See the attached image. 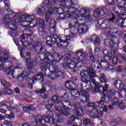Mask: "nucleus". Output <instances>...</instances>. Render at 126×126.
Listing matches in <instances>:
<instances>
[{
    "label": "nucleus",
    "mask_w": 126,
    "mask_h": 126,
    "mask_svg": "<svg viewBox=\"0 0 126 126\" xmlns=\"http://www.w3.org/2000/svg\"><path fill=\"white\" fill-rule=\"evenodd\" d=\"M106 97L107 94H103V96L101 97L100 101L97 102V104H98L97 106H101V105H104V103H105V101H106Z\"/></svg>",
    "instance_id": "obj_41"
},
{
    "label": "nucleus",
    "mask_w": 126,
    "mask_h": 126,
    "mask_svg": "<svg viewBox=\"0 0 126 126\" xmlns=\"http://www.w3.org/2000/svg\"><path fill=\"white\" fill-rule=\"evenodd\" d=\"M72 108L74 109V114L77 115L78 117H83V113H82V110L81 108L77 107L76 105L74 104L72 105Z\"/></svg>",
    "instance_id": "obj_25"
},
{
    "label": "nucleus",
    "mask_w": 126,
    "mask_h": 126,
    "mask_svg": "<svg viewBox=\"0 0 126 126\" xmlns=\"http://www.w3.org/2000/svg\"><path fill=\"white\" fill-rule=\"evenodd\" d=\"M58 41H57L56 45L60 49H64L69 45V42L61 39V38Z\"/></svg>",
    "instance_id": "obj_15"
},
{
    "label": "nucleus",
    "mask_w": 126,
    "mask_h": 126,
    "mask_svg": "<svg viewBox=\"0 0 126 126\" xmlns=\"http://www.w3.org/2000/svg\"><path fill=\"white\" fill-rule=\"evenodd\" d=\"M112 63L114 65H116L119 61V58L117 56H112Z\"/></svg>",
    "instance_id": "obj_55"
},
{
    "label": "nucleus",
    "mask_w": 126,
    "mask_h": 126,
    "mask_svg": "<svg viewBox=\"0 0 126 126\" xmlns=\"http://www.w3.org/2000/svg\"><path fill=\"white\" fill-rule=\"evenodd\" d=\"M0 82L2 89H7L10 87V84L5 80H1Z\"/></svg>",
    "instance_id": "obj_33"
},
{
    "label": "nucleus",
    "mask_w": 126,
    "mask_h": 126,
    "mask_svg": "<svg viewBox=\"0 0 126 126\" xmlns=\"http://www.w3.org/2000/svg\"><path fill=\"white\" fill-rule=\"evenodd\" d=\"M91 39L92 42L93 43L94 45L95 46H99V45H100V37H99V36L94 34L91 36Z\"/></svg>",
    "instance_id": "obj_26"
},
{
    "label": "nucleus",
    "mask_w": 126,
    "mask_h": 126,
    "mask_svg": "<svg viewBox=\"0 0 126 126\" xmlns=\"http://www.w3.org/2000/svg\"><path fill=\"white\" fill-rule=\"evenodd\" d=\"M24 49V48H21L20 56L23 58V60H25V62L26 63H29L27 65L28 71H29L30 73L33 74L34 72H35V63L31 62V55L30 53L27 52L26 53V56H24V54H23V52H22Z\"/></svg>",
    "instance_id": "obj_5"
},
{
    "label": "nucleus",
    "mask_w": 126,
    "mask_h": 126,
    "mask_svg": "<svg viewBox=\"0 0 126 126\" xmlns=\"http://www.w3.org/2000/svg\"><path fill=\"white\" fill-rule=\"evenodd\" d=\"M32 23H33V24H31L32 28H34L36 26H39V25L45 24V21L41 18H37L36 19H34L32 21Z\"/></svg>",
    "instance_id": "obj_20"
},
{
    "label": "nucleus",
    "mask_w": 126,
    "mask_h": 126,
    "mask_svg": "<svg viewBox=\"0 0 126 126\" xmlns=\"http://www.w3.org/2000/svg\"><path fill=\"white\" fill-rule=\"evenodd\" d=\"M50 72H51L50 77L52 80H55L57 78H65V73L63 70H59V65L56 63H53L44 70L45 75H49Z\"/></svg>",
    "instance_id": "obj_2"
},
{
    "label": "nucleus",
    "mask_w": 126,
    "mask_h": 126,
    "mask_svg": "<svg viewBox=\"0 0 126 126\" xmlns=\"http://www.w3.org/2000/svg\"><path fill=\"white\" fill-rule=\"evenodd\" d=\"M61 5H63V7L65 6H71L76 4V3L73 2V0H62V3H60Z\"/></svg>",
    "instance_id": "obj_24"
},
{
    "label": "nucleus",
    "mask_w": 126,
    "mask_h": 126,
    "mask_svg": "<svg viewBox=\"0 0 126 126\" xmlns=\"http://www.w3.org/2000/svg\"><path fill=\"white\" fill-rule=\"evenodd\" d=\"M72 16L75 18H77V17H79V16H80V12L77 10V8H76L75 9V11L73 13Z\"/></svg>",
    "instance_id": "obj_52"
},
{
    "label": "nucleus",
    "mask_w": 126,
    "mask_h": 126,
    "mask_svg": "<svg viewBox=\"0 0 126 126\" xmlns=\"http://www.w3.org/2000/svg\"><path fill=\"white\" fill-rule=\"evenodd\" d=\"M43 61L42 59L41 58V56L40 55H36L35 56V62L36 63H39L40 62Z\"/></svg>",
    "instance_id": "obj_59"
},
{
    "label": "nucleus",
    "mask_w": 126,
    "mask_h": 126,
    "mask_svg": "<svg viewBox=\"0 0 126 126\" xmlns=\"http://www.w3.org/2000/svg\"><path fill=\"white\" fill-rule=\"evenodd\" d=\"M106 15L109 17V21H110V22L115 23V21H116L117 18L113 12L108 13L106 14Z\"/></svg>",
    "instance_id": "obj_34"
},
{
    "label": "nucleus",
    "mask_w": 126,
    "mask_h": 126,
    "mask_svg": "<svg viewBox=\"0 0 126 126\" xmlns=\"http://www.w3.org/2000/svg\"><path fill=\"white\" fill-rule=\"evenodd\" d=\"M76 98H79L82 102H88L87 104L88 107L92 108L94 107L93 102H89L90 101V94L86 90L83 89V87L78 89L77 92L75 94Z\"/></svg>",
    "instance_id": "obj_4"
},
{
    "label": "nucleus",
    "mask_w": 126,
    "mask_h": 126,
    "mask_svg": "<svg viewBox=\"0 0 126 126\" xmlns=\"http://www.w3.org/2000/svg\"><path fill=\"white\" fill-rule=\"evenodd\" d=\"M61 106L64 108V109H67L68 108V105H70V103H69V101L68 100H63L61 101Z\"/></svg>",
    "instance_id": "obj_47"
},
{
    "label": "nucleus",
    "mask_w": 126,
    "mask_h": 126,
    "mask_svg": "<svg viewBox=\"0 0 126 126\" xmlns=\"http://www.w3.org/2000/svg\"><path fill=\"white\" fill-rule=\"evenodd\" d=\"M75 7H70L67 11L66 12L67 14L69 15L70 16H72L73 12L75 10Z\"/></svg>",
    "instance_id": "obj_49"
},
{
    "label": "nucleus",
    "mask_w": 126,
    "mask_h": 126,
    "mask_svg": "<svg viewBox=\"0 0 126 126\" xmlns=\"http://www.w3.org/2000/svg\"><path fill=\"white\" fill-rule=\"evenodd\" d=\"M118 108H119L120 110H125L126 109V105L123 103V102H120L118 105Z\"/></svg>",
    "instance_id": "obj_63"
},
{
    "label": "nucleus",
    "mask_w": 126,
    "mask_h": 126,
    "mask_svg": "<svg viewBox=\"0 0 126 126\" xmlns=\"http://www.w3.org/2000/svg\"><path fill=\"white\" fill-rule=\"evenodd\" d=\"M68 63L70 69H71L72 72H76L77 71V68H80L83 66L82 62L79 59H74V60H71Z\"/></svg>",
    "instance_id": "obj_8"
},
{
    "label": "nucleus",
    "mask_w": 126,
    "mask_h": 126,
    "mask_svg": "<svg viewBox=\"0 0 126 126\" xmlns=\"http://www.w3.org/2000/svg\"><path fill=\"white\" fill-rule=\"evenodd\" d=\"M71 57V55L70 54H66L65 55H63L61 57L62 60L65 62H67L70 59Z\"/></svg>",
    "instance_id": "obj_48"
},
{
    "label": "nucleus",
    "mask_w": 126,
    "mask_h": 126,
    "mask_svg": "<svg viewBox=\"0 0 126 126\" xmlns=\"http://www.w3.org/2000/svg\"><path fill=\"white\" fill-rule=\"evenodd\" d=\"M51 40L54 42L55 44L58 42V41L60 40V38L59 37V36L56 34H52L51 37L50 38Z\"/></svg>",
    "instance_id": "obj_46"
},
{
    "label": "nucleus",
    "mask_w": 126,
    "mask_h": 126,
    "mask_svg": "<svg viewBox=\"0 0 126 126\" xmlns=\"http://www.w3.org/2000/svg\"><path fill=\"white\" fill-rule=\"evenodd\" d=\"M4 2L5 3L7 14H8L9 15H12L14 12H13V10L9 8V7H10V2L9 0H4Z\"/></svg>",
    "instance_id": "obj_23"
},
{
    "label": "nucleus",
    "mask_w": 126,
    "mask_h": 126,
    "mask_svg": "<svg viewBox=\"0 0 126 126\" xmlns=\"http://www.w3.org/2000/svg\"><path fill=\"white\" fill-rule=\"evenodd\" d=\"M104 61H105L107 63H110V62H112V54H109V55H105L104 56Z\"/></svg>",
    "instance_id": "obj_53"
},
{
    "label": "nucleus",
    "mask_w": 126,
    "mask_h": 126,
    "mask_svg": "<svg viewBox=\"0 0 126 126\" xmlns=\"http://www.w3.org/2000/svg\"><path fill=\"white\" fill-rule=\"evenodd\" d=\"M96 22H97L98 24H99L100 28L101 29H106L108 28L107 25V20H106L104 18H98L96 20Z\"/></svg>",
    "instance_id": "obj_17"
},
{
    "label": "nucleus",
    "mask_w": 126,
    "mask_h": 126,
    "mask_svg": "<svg viewBox=\"0 0 126 126\" xmlns=\"http://www.w3.org/2000/svg\"><path fill=\"white\" fill-rule=\"evenodd\" d=\"M64 10L63 8H59L58 10V12L60 14V16L57 18L58 21H61V20H65L66 19L67 16L66 13L63 12Z\"/></svg>",
    "instance_id": "obj_18"
},
{
    "label": "nucleus",
    "mask_w": 126,
    "mask_h": 126,
    "mask_svg": "<svg viewBox=\"0 0 126 126\" xmlns=\"http://www.w3.org/2000/svg\"><path fill=\"white\" fill-rule=\"evenodd\" d=\"M35 17L33 16L28 15L26 14H22V13H17L14 16V19L15 23H20L21 20H26L28 22L31 23V24H33V21L34 20Z\"/></svg>",
    "instance_id": "obj_7"
},
{
    "label": "nucleus",
    "mask_w": 126,
    "mask_h": 126,
    "mask_svg": "<svg viewBox=\"0 0 126 126\" xmlns=\"http://www.w3.org/2000/svg\"><path fill=\"white\" fill-rule=\"evenodd\" d=\"M44 58L48 61V63H51L52 62V57L53 55L51 54V53L46 51L44 53Z\"/></svg>",
    "instance_id": "obj_39"
},
{
    "label": "nucleus",
    "mask_w": 126,
    "mask_h": 126,
    "mask_svg": "<svg viewBox=\"0 0 126 126\" xmlns=\"http://www.w3.org/2000/svg\"><path fill=\"white\" fill-rule=\"evenodd\" d=\"M117 12H121V13H126V4L118 10Z\"/></svg>",
    "instance_id": "obj_60"
},
{
    "label": "nucleus",
    "mask_w": 126,
    "mask_h": 126,
    "mask_svg": "<svg viewBox=\"0 0 126 126\" xmlns=\"http://www.w3.org/2000/svg\"><path fill=\"white\" fill-rule=\"evenodd\" d=\"M23 33L27 36V37H32V36H33V32L30 29H25L23 31Z\"/></svg>",
    "instance_id": "obj_38"
},
{
    "label": "nucleus",
    "mask_w": 126,
    "mask_h": 126,
    "mask_svg": "<svg viewBox=\"0 0 126 126\" xmlns=\"http://www.w3.org/2000/svg\"><path fill=\"white\" fill-rule=\"evenodd\" d=\"M51 101L53 104H55L56 105L60 104L62 103V99L60 96L54 95L51 97Z\"/></svg>",
    "instance_id": "obj_31"
},
{
    "label": "nucleus",
    "mask_w": 126,
    "mask_h": 126,
    "mask_svg": "<svg viewBox=\"0 0 126 126\" xmlns=\"http://www.w3.org/2000/svg\"><path fill=\"white\" fill-rule=\"evenodd\" d=\"M53 13H54V9L52 7L49 8L48 11L45 12V21L48 24L52 20L51 17L53 15Z\"/></svg>",
    "instance_id": "obj_16"
},
{
    "label": "nucleus",
    "mask_w": 126,
    "mask_h": 126,
    "mask_svg": "<svg viewBox=\"0 0 126 126\" xmlns=\"http://www.w3.org/2000/svg\"><path fill=\"white\" fill-rule=\"evenodd\" d=\"M99 80L101 83H108L107 77H106V75H105V74L104 73L100 74V77L99 78Z\"/></svg>",
    "instance_id": "obj_43"
},
{
    "label": "nucleus",
    "mask_w": 126,
    "mask_h": 126,
    "mask_svg": "<svg viewBox=\"0 0 126 126\" xmlns=\"http://www.w3.org/2000/svg\"><path fill=\"white\" fill-rule=\"evenodd\" d=\"M5 118L6 119H9V120L14 119V114H13L12 112H11L10 114H6Z\"/></svg>",
    "instance_id": "obj_64"
},
{
    "label": "nucleus",
    "mask_w": 126,
    "mask_h": 126,
    "mask_svg": "<svg viewBox=\"0 0 126 126\" xmlns=\"http://www.w3.org/2000/svg\"><path fill=\"white\" fill-rule=\"evenodd\" d=\"M42 121L43 124L44 123L45 124H51V125L53 124L54 126H57V125H58V122L61 123V122H62L60 118L57 120L55 118H50V117H48V116H46V115L42 116Z\"/></svg>",
    "instance_id": "obj_12"
},
{
    "label": "nucleus",
    "mask_w": 126,
    "mask_h": 126,
    "mask_svg": "<svg viewBox=\"0 0 126 126\" xmlns=\"http://www.w3.org/2000/svg\"><path fill=\"white\" fill-rule=\"evenodd\" d=\"M31 50L34 51L36 54L40 55L44 50V46L42 44H40V42L36 40L34 42V44L32 46Z\"/></svg>",
    "instance_id": "obj_11"
},
{
    "label": "nucleus",
    "mask_w": 126,
    "mask_h": 126,
    "mask_svg": "<svg viewBox=\"0 0 126 126\" xmlns=\"http://www.w3.org/2000/svg\"><path fill=\"white\" fill-rule=\"evenodd\" d=\"M20 22H21V25H22V26L24 27H25V28H28L29 26L31 27V23L28 22L27 20L23 19L21 20Z\"/></svg>",
    "instance_id": "obj_42"
},
{
    "label": "nucleus",
    "mask_w": 126,
    "mask_h": 126,
    "mask_svg": "<svg viewBox=\"0 0 126 126\" xmlns=\"http://www.w3.org/2000/svg\"><path fill=\"white\" fill-rule=\"evenodd\" d=\"M47 30L48 28L46 24L38 26L37 31L38 34L40 36H42L43 38H47V37H48V32H47Z\"/></svg>",
    "instance_id": "obj_10"
},
{
    "label": "nucleus",
    "mask_w": 126,
    "mask_h": 126,
    "mask_svg": "<svg viewBox=\"0 0 126 126\" xmlns=\"http://www.w3.org/2000/svg\"><path fill=\"white\" fill-rule=\"evenodd\" d=\"M94 16L95 18H98V17H100V16H101L97 8L95 9V10L94 11Z\"/></svg>",
    "instance_id": "obj_62"
},
{
    "label": "nucleus",
    "mask_w": 126,
    "mask_h": 126,
    "mask_svg": "<svg viewBox=\"0 0 126 126\" xmlns=\"http://www.w3.org/2000/svg\"><path fill=\"white\" fill-rule=\"evenodd\" d=\"M29 74H30V73H28L27 71H23L20 75L17 76L16 79L18 81H22L24 79V77H27L29 76Z\"/></svg>",
    "instance_id": "obj_28"
},
{
    "label": "nucleus",
    "mask_w": 126,
    "mask_h": 126,
    "mask_svg": "<svg viewBox=\"0 0 126 126\" xmlns=\"http://www.w3.org/2000/svg\"><path fill=\"white\" fill-rule=\"evenodd\" d=\"M44 73L42 72H39L35 75L34 77L32 78V81L33 83H35V81H40L41 80V82H44Z\"/></svg>",
    "instance_id": "obj_19"
},
{
    "label": "nucleus",
    "mask_w": 126,
    "mask_h": 126,
    "mask_svg": "<svg viewBox=\"0 0 126 126\" xmlns=\"http://www.w3.org/2000/svg\"><path fill=\"white\" fill-rule=\"evenodd\" d=\"M49 25L50 28H52L53 29H56V27H57V22L54 19H51L50 22L49 23Z\"/></svg>",
    "instance_id": "obj_44"
},
{
    "label": "nucleus",
    "mask_w": 126,
    "mask_h": 126,
    "mask_svg": "<svg viewBox=\"0 0 126 126\" xmlns=\"http://www.w3.org/2000/svg\"><path fill=\"white\" fill-rule=\"evenodd\" d=\"M35 123L37 125H42L41 126H44V122H43L42 117L40 116H37L35 117Z\"/></svg>",
    "instance_id": "obj_40"
},
{
    "label": "nucleus",
    "mask_w": 126,
    "mask_h": 126,
    "mask_svg": "<svg viewBox=\"0 0 126 126\" xmlns=\"http://www.w3.org/2000/svg\"><path fill=\"white\" fill-rule=\"evenodd\" d=\"M126 0H116L117 5L114 6V10L118 12L120 8H122L126 4Z\"/></svg>",
    "instance_id": "obj_21"
},
{
    "label": "nucleus",
    "mask_w": 126,
    "mask_h": 126,
    "mask_svg": "<svg viewBox=\"0 0 126 126\" xmlns=\"http://www.w3.org/2000/svg\"><path fill=\"white\" fill-rule=\"evenodd\" d=\"M107 5L112 6L115 4V0H105Z\"/></svg>",
    "instance_id": "obj_58"
},
{
    "label": "nucleus",
    "mask_w": 126,
    "mask_h": 126,
    "mask_svg": "<svg viewBox=\"0 0 126 126\" xmlns=\"http://www.w3.org/2000/svg\"><path fill=\"white\" fill-rule=\"evenodd\" d=\"M11 60H15L16 61V59L14 58H10L9 56H7L6 58L0 57V71L3 68H6L4 70V72L6 75L12 76L13 78H14L13 76V72H14V70L12 69V62H11Z\"/></svg>",
    "instance_id": "obj_3"
},
{
    "label": "nucleus",
    "mask_w": 126,
    "mask_h": 126,
    "mask_svg": "<svg viewBox=\"0 0 126 126\" xmlns=\"http://www.w3.org/2000/svg\"><path fill=\"white\" fill-rule=\"evenodd\" d=\"M113 85L114 86L115 88H117V89H123V90L126 91V85L124 84L120 80H116L113 83Z\"/></svg>",
    "instance_id": "obj_14"
},
{
    "label": "nucleus",
    "mask_w": 126,
    "mask_h": 126,
    "mask_svg": "<svg viewBox=\"0 0 126 126\" xmlns=\"http://www.w3.org/2000/svg\"><path fill=\"white\" fill-rule=\"evenodd\" d=\"M114 24H117V25H119V26H120V27H124V24H125V20H119L117 19L115 20Z\"/></svg>",
    "instance_id": "obj_45"
},
{
    "label": "nucleus",
    "mask_w": 126,
    "mask_h": 126,
    "mask_svg": "<svg viewBox=\"0 0 126 126\" xmlns=\"http://www.w3.org/2000/svg\"><path fill=\"white\" fill-rule=\"evenodd\" d=\"M59 2V3H63V0H50V5H56V4Z\"/></svg>",
    "instance_id": "obj_51"
},
{
    "label": "nucleus",
    "mask_w": 126,
    "mask_h": 126,
    "mask_svg": "<svg viewBox=\"0 0 126 126\" xmlns=\"http://www.w3.org/2000/svg\"><path fill=\"white\" fill-rule=\"evenodd\" d=\"M61 114L65 117H68L70 116V111L67 109H64Z\"/></svg>",
    "instance_id": "obj_54"
},
{
    "label": "nucleus",
    "mask_w": 126,
    "mask_h": 126,
    "mask_svg": "<svg viewBox=\"0 0 126 126\" xmlns=\"http://www.w3.org/2000/svg\"><path fill=\"white\" fill-rule=\"evenodd\" d=\"M8 15H6L4 17L3 20L4 24H7V25H9L10 26H15V24H13L12 25V22H11V18L9 17L10 16V15H9V14Z\"/></svg>",
    "instance_id": "obj_27"
},
{
    "label": "nucleus",
    "mask_w": 126,
    "mask_h": 126,
    "mask_svg": "<svg viewBox=\"0 0 126 126\" xmlns=\"http://www.w3.org/2000/svg\"><path fill=\"white\" fill-rule=\"evenodd\" d=\"M45 11L46 9L44 6L38 8L36 10V13L38 14V15H41L42 16L45 14Z\"/></svg>",
    "instance_id": "obj_37"
},
{
    "label": "nucleus",
    "mask_w": 126,
    "mask_h": 126,
    "mask_svg": "<svg viewBox=\"0 0 126 126\" xmlns=\"http://www.w3.org/2000/svg\"><path fill=\"white\" fill-rule=\"evenodd\" d=\"M104 44L106 46H113V45H114V42L112 39L110 40L106 39L104 41Z\"/></svg>",
    "instance_id": "obj_57"
},
{
    "label": "nucleus",
    "mask_w": 126,
    "mask_h": 126,
    "mask_svg": "<svg viewBox=\"0 0 126 126\" xmlns=\"http://www.w3.org/2000/svg\"><path fill=\"white\" fill-rule=\"evenodd\" d=\"M84 126H87L91 125V120L86 118L85 119L83 122Z\"/></svg>",
    "instance_id": "obj_56"
},
{
    "label": "nucleus",
    "mask_w": 126,
    "mask_h": 126,
    "mask_svg": "<svg viewBox=\"0 0 126 126\" xmlns=\"http://www.w3.org/2000/svg\"><path fill=\"white\" fill-rule=\"evenodd\" d=\"M18 43H16L17 46L19 47L20 46V44H22V46H24L25 48H26V47H28V46H30V45H32V44H34V40L33 39H32L30 43L28 41H26V40H24L23 41H17Z\"/></svg>",
    "instance_id": "obj_30"
},
{
    "label": "nucleus",
    "mask_w": 126,
    "mask_h": 126,
    "mask_svg": "<svg viewBox=\"0 0 126 126\" xmlns=\"http://www.w3.org/2000/svg\"><path fill=\"white\" fill-rule=\"evenodd\" d=\"M104 86L102 88V93H105V92H107L108 91V89H109V84H108L107 83H104Z\"/></svg>",
    "instance_id": "obj_61"
},
{
    "label": "nucleus",
    "mask_w": 126,
    "mask_h": 126,
    "mask_svg": "<svg viewBox=\"0 0 126 126\" xmlns=\"http://www.w3.org/2000/svg\"><path fill=\"white\" fill-rule=\"evenodd\" d=\"M89 27L86 23H82L81 24L80 28L78 30V31L79 32L80 34H84L88 31Z\"/></svg>",
    "instance_id": "obj_22"
},
{
    "label": "nucleus",
    "mask_w": 126,
    "mask_h": 126,
    "mask_svg": "<svg viewBox=\"0 0 126 126\" xmlns=\"http://www.w3.org/2000/svg\"><path fill=\"white\" fill-rule=\"evenodd\" d=\"M88 79H81V81L82 83L81 84V87L83 88L82 86L84 84L86 85V86H89L87 88L89 92H90L93 95H95L97 93H101V89H100V86H95L94 88H92V84L90 80H87Z\"/></svg>",
    "instance_id": "obj_6"
},
{
    "label": "nucleus",
    "mask_w": 126,
    "mask_h": 126,
    "mask_svg": "<svg viewBox=\"0 0 126 126\" xmlns=\"http://www.w3.org/2000/svg\"><path fill=\"white\" fill-rule=\"evenodd\" d=\"M49 63H50L47 61H44L42 63H40V69H41L42 71H44V70H45L48 67V65Z\"/></svg>",
    "instance_id": "obj_36"
},
{
    "label": "nucleus",
    "mask_w": 126,
    "mask_h": 126,
    "mask_svg": "<svg viewBox=\"0 0 126 126\" xmlns=\"http://www.w3.org/2000/svg\"><path fill=\"white\" fill-rule=\"evenodd\" d=\"M76 119V116L75 115H71L68 119L66 125H67V126H70V125H72Z\"/></svg>",
    "instance_id": "obj_35"
},
{
    "label": "nucleus",
    "mask_w": 126,
    "mask_h": 126,
    "mask_svg": "<svg viewBox=\"0 0 126 126\" xmlns=\"http://www.w3.org/2000/svg\"><path fill=\"white\" fill-rule=\"evenodd\" d=\"M64 85L68 90H71L72 91L76 90L77 88L78 87L76 83L68 80L65 82Z\"/></svg>",
    "instance_id": "obj_13"
},
{
    "label": "nucleus",
    "mask_w": 126,
    "mask_h": 126,
    "mask_svg": "<svg viewBox=\"0 0 126 126\" xmlns=\"http://www.w3.org/2000/svg\"><path fill=\"white\" fill-rule=\"evenodd\" d=\"M13 26L9 27L10 30L8 32L10 35L13 38H14L17 36V27H15L14 28H11Z\"/></svg>",
    "instance_id": "obj_29"
},
{
    "label": "nucleus",
    "mask_w": 126,
    "mask_h": 126,
    "mask_svg": "<svg viewBox=\"0 0 126 126\" xmlns=\"http://www.w3.org/2000/svg\"><path fill=\"white\" fill-rule=\"evenodd\" d=\"M76 56L80 61L83 62V63L86 64L87 71L82 70L80 73L81 77V79H90L94 84L96 83V80L94 77H96V73H95V68L97 67L98 64L95 63L96 61H93L90 63L88 58L85 55V53L81 50H79L76 54Z\"/></svg>",
    "instance_id": "obj_1"
},
{
    "label": "nucleus",
    "mask_w": 126,
    "mask_h": 126,
    "mask_svg": "<svg viewBox=\"0 0 126 126\" xmlns=\"http://www.w3.org/2000/svg\"><path fill=\"white\" fill-rule=\"evenodd\" d=\"M103 116V111L98 110L96 108L92 109L89 114V117L91 120H95V119H99Z\"/></svg>",
    "instance_id": "obj_9"
},
{
    "label": "nucleus",
    "mask_w": 126,
    "mask_h": 126,
    "mask_svg": "<svg viewBox=\"0 0 126 126\" xmlns=\"http://www.w3.org/2000/svg\"><path fill=\"white\" fill-rule=\"evenodd\" d=\"M62 57L59 53H54L51 58V62H53V61H55V62L59 63Z\"/></svg>",
    "instance_id": "obj_32"
},
{
    "label": "nucleus",
    "mask_w": 126,
    "mask_h": 126,
    "mask_svg": "<svg viewBox=\"0 0 126 126\" xmlns=\"http://www.w3.org/2000/svg\"><path fill=\"white\" fill-rule=\"evenodd\" d=\"M50 1H51V0H43L42 5L45 6V7H48V9L50 8V7H49L51 5Z\"/></svg>",
    "instance_id": "obj_50"
}]
</instances>
